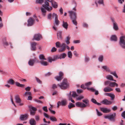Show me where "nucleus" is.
I'll use <instances>...</instances> for the list:
<instances>
[{"label": "nucleus", "instance_id": "7ed1b4c3", "mask_svg": "<svg viewBox=\"0 0 125 125\" xmlns=\"http://www.w3.org/2000/svg\"><path fill=\"white\" fill-rule=\"evenodd\" d=\"M53 0H46V1L45 2V4L42 5V7L45 8L48 11H50L52 10V8L50 6L48 2H50L52 3Z\"/></svg>", "mask_w": 125, "mask_h": 125}, {"label": "nucleus", "instance_id": "1a4fd4ad", "mask_svg": "<svg viewBox=\"0 0 125 125\" xmlns=\"http://www.w3.org/2000/svg\"><path fill=\"white\" fill-rule=\"evenodd\" d=\"M60 23V21L58 20H56L54 21L53 23V28L55 30H57V27Z\"/></svg>", "mask_w": 125, "mask_h": 125}, {"label": "nucleus", "instance_id": "cd10ccee", "mask_svg": "<svg viewBox=\"0 0 125 125\" xmlns=\"http://www.w3.org/2000/svg\"><path fill=\"white\" fill-rule=\"evenodd\" d=\"M52 6L53 8H56L58 7V5L57 3L55 2L53 0L52 3Z\"/></svg>", "mask_w": 125, "mask_h": 125}, {"label": "nucleus", "instance_id": "72a5a7b5", "mask_svg": "<svg viewBox=\"0 0 125 125\" xmlns=\"http://www.w3.org/2000/svg\"><path fill=\"white\" fill-rule=\"evenodd\" d=\"M70 39V37L69 36L67 37L66 38V40H65V42L66 43L68 44L70 43L69 41Z\"/></svg>", "mask_w": 125, "mask_h": 125}, {"label": "nucleus", "instance_id": "aec40b11", "mask_svg": "<svg viewBox=\"0 0 125 125\" xmlns=\"http://www.w3.org/2000/svg\"><path fill=\"white\" fill-rule=\"evenodd\" d=\"M113 90V89L108 87H106L103 89L104 91L105 92H110Z\"/></svg>", "mask_w": 125, "mask_h": 125}, {"label": "nucleus", "instance_id": "f03ea898", "mask_svg": "<svg viewBox=\"0 0 125 125\" xmlns=\"http://www.w3.org/2000/svg\"><path fill=\"white\" fill-rule=\"evenodd\" d=\"M55 44L57 47L60 48L59 49V52H64L65 51L66 48V45L65 43H63L61 45L60 43L59 42H58L56 43Z\"/></svg>", "mask_w": 125, "mask_h": 125}, {"label": "nucleus", "instance_id": "13d9d810", "mask_svg": "<svg viewBox=\"0 0 125 125\" xmlns=\"http://www.w3.org/2000/svg\"><path fill=\"white\" fill-rule=\"evenodd\" d=\"M27 94H28V95H31V92H25L24 95L25 96H26Z\"/></svg>", "mask_w": 125, "mask_h": 125}, {"label": "nucleus", "instance_id": "8fccbe9b", "mask_svg": "<svg viewBox=\"0 0 125 125\" xmlns=\"http://www.w3.org/2000/svg\"><path fill=\"white\" fill-rule=\"evenodd\" d=\"M52 15L51 13H50L48 14L47 16V18L50 20H51Z\"/></svg>", "mask_w": 125, "mask_h": 125}, {"label": "nucleus", "instance_id": "0eeeda50", "mask_svg": "<svg viewBox=\"0 0 125 125\" xmlns=\"http://www.w3.org/2000/svg\"><path fill=\"white\" fill-rule=\"evenodd\" d=\"M68 13L69 14V16L72 20L76 19V12H74L72 11H68Z\"/></svg>", "mask_w": 125, "mask_h": 125}, {"label": "nucleus", "instance_id": "b1692460", "mask_svg": "<svg viewBox=\"0 0 125 125\" xmlns=\"http://www.w3.org/2000/svg\"><path fill=\"white\" fill-rule=\"evenodd\" d=\"M62 26L65 29L67 30L68 26V24L66 22H65L64 21L62 22Z\"/></svg>", "mask_w": 125, "mask_h": 125}, {"label": "nucleus", "instance_id": "a18cd8bd", "mask_svg": "<svg viewBox=\"0 0 125 125\" xmlns=\"http://www.w3.org/2000/svg\"><path fill=\"white\" fill-rule=\"evenodd\" d=\"M72 96L73 97H75L78 96V95L76 94V92H75L73 91L72 92Z\"/></svg>", "mask_w": 125, "mask_h": 125}, {"label": "nucleus", "instance_id": "37998d69", "mask_svg": "<svg viewBox=\"0 0 125 125\" xmlns=\"http://www.w3.org/2000/svg\"><path fill=\"white\" fill-rule=\"evenodd\" d=\"M92 84V82H89L88 83H85V85L86 86L88 87L91 85Z\"/></svg>", "mask_w": 125, "mask_h": 125}, {"label": "nucleus", "instance_id": "5fc2aeb1", "mask_svg": "<svg viewBox=\"0 0 125 125\" xmlns=\"http://www.w3.org/2000/svg\"><path fill=\"white\" fill-rule=\"evenodd\" d=\"M84 98V97L83 96H81L78 97L76 98L78 100H81L82 99Z\"/></svg>", "mask_w": 125, "mask_h": 125}, {"label": "nucleus", "instance_id": "69168bd1", "mask_svg": "<svg viewBox=\"0 0 125 125\" xmlns=\"http://www.w3.org/2000/svg\"><path fill=\"white\" fill-rule=\"evenodd\" d=\"M98 3L99 4H104L103 0H99L98 1Z\"/></svg>", "mask_w": 125, "mask_h": 125}, {"label": "nucleus", "instance_id": "603ef678", "mask_svg": "<svg viewBox=\"0 0 125 125\" xmlns=\"http://www.w3.org/2000/svg\"><path fill=\"white\" fill-rule=\"evenodd\" d=\"M35 118L36 121H38L40 120V116L39 115H35Z\"/></svg>", "mask_w": 125, "mask_h": 125}, {"label": "nucleus", "instance_id": "39448f33", "mask_svg": "<svg viewBox=\"0 0 125 125\" xmlns=\"http://www.w3.org/2000/svg\"><path fill=\"white\" fill-rule=\"evenodd\" d=\"M119 44L122 48L125 49V35H123L120 37Z\"/></svg>", "mask_w": 125, "mask_h": 125}, {"label": "nucleus", "instance_id": "6e6552de", "mask_svg": "<svg viewBox=\"0 0 125 125\" xmlns=\"http://www.w3.org/2000/svg\"><path fill=\"white\" fill-rule=\"evenodd\" d=\"M42 38V35L40 34H36L34 35L32 40H35L37 41H40Z\"/></svg>", "mask_w": 125, "mask_h": 125}, {"label": "nucleus", "instance_id": "e2e57ef3", "mask_svg": "<svg viewBox=\"0 0 125 125\" xmlns=\"http://www.w3.org/2000/svg\"><path fill=\"white\" fill-rule=\"evenodd\" d=\"M121 115L125 119V111L123 112L121 114Z\"/></svg>", "mask_w": 125, "mask_h": 125}, {"label": "nucleus", "instance_id": "a878e982", "mask_svg": "<svg viewBox=\"0 0 125 125\" xmlns=\"http://www.w3.org/2000/svg\"><path fill=\"white\" fill-rule=\"evenodd\" d=\"M111 40L115 42L117 41V38L116 36L114 35H112L111 38Z\"/></svg>", "mask_w": 125, "mask_h": 125}, {"label": "nucleus", "instance_id": "4c0bfd02", "mask_svg": "<svg viewBox=\"0 0 125 125\" xmlns=\"http://www.w3.org/2000/svg\"><path fill=\"white\" fill-rule=\"evenodd\" d=\"M75 106V105L74 104L71 103H69V105H68V107L69 109H70L71 108L74 107Z\"/></svg>", "mask_w": 125, "mask_h": 125}, {"label": "nucleus", "instance_id": "412c9836", "mask_svg": "<svg viewBox=\"0 0 125 125\" xmlns=\"http://www.w3.org/2000/svg\"><path fill=\"white\" fill-rule=\"evenodd\" d=\"M57 38L60 40H61L62 39V32L61 31H59L57 33Z\"/></svg>", "mask_w": 125, "mask_h": 125}, {"label": "nucleus", "instance_id": "f257e3e1", "mask_svg": "<svg viewBox=\"0 0 125 125\" xmlns=\"http://www.w3.org/2000/svg\"><path fill=\"white\" fill-rule=\"evenodd\" d=\"M82 101L85 104L82 102H77L75 103L76 106L77 107L82 108L90 106L89 101L88 99L83 100Z\"/></svg>", "mask_w": 125, "mask_h": 125}, {"label": "nucleus", "instance_id": "5701e85b", "mask_svg": "<svg viewBox=\"0 0 125 125\" xmlns=\"http://www.w3.org/2000/svg\"><path fill=\"white\" fill-rule=\"evenodd\" d=\"M15 98L16 103H18L21 102V100L19 95H17L16 96Z\"/></svg>", "mask_w": 125, "mask_h": 125}, {"label": "nucleus", "instance_id": "bb28decb", "mask_svg": "<svg viewBox=\"0 0 125 125\" xmlns=\"http://www.w3.org/2000/svg\"><path fill=\"white\" fill-rule=\"evenodd\" d=\"M40 62L41 65L43 66H47V65L48 64V63L47 62L45 61H41Z\"/></svg>", "mask_w": 125, "mask_h": 125}, {"label": "nucleus", "instance_id": "ea45409f", "mask_svg": "<svg viewBox=\"0 0 125 125\" xmlns=\"http://www.w3.org/2000/svg\"><path fill=\"white\" fill-rule=\"evenodd\" d=\"M44 0H36V3L41 4L42 3Z\"/></svg>", "mask_w": 125, "mask_h": 125}, {"label": "nucleus", "instance_id": "c9c22d12", "mask_svg": "<svg viewBox=\"0 0 125 125\" xmlns=\"http://www.w3.org/2000/svg\"><path fill=\"white\" fill-rule=\"evenodd\" d=\"M50 120L52 121H57V120L56 118L53 116L50 117Z\"/></svg>", "mask_w": 125, "mask_h": 125}, {"label": "nucleus", "instance_id": "7c9ffc66", "mask_svg": "<svg viewBox=\"0 0 125 125\" xmlns=\"http://www.w3.org/2000/svg\"><path fill=\"white\" fill-rule=\"evenodd\" d=\"M61 105L62 106H65L67 104V102L66 100H62L61 101Z\"/></svg>", "mask_w": 125, "mask_h": 125}, {"label": "nucleus", "instance_id": "dca6fc26", "mask_svg": "<svg viewBox=\"0 0 125 125\" xmlns=\"http://www.w3.org/2000/svg\"><path fill=\"white\" fill-rule=\"evenodd\" d=\"M59 76H57L55 77V79L58 81H59L61 80L63 78L62 76L63 75V73L62 72H60L59 73Z\"/></svg>", "mask_w": 125, "mask_h": 125}, {"label": "nucleus", "instance_id": "473e14b6", "mask_svg": "<svg viewBox=\"0 0 125 125\" xmlns=\"http://www.w3.org/2000/svg\"><path fill=\"white\" fill-rule=\"evenodd\" d=\"M7 82L8 83L10 84L11 85L13 84L14 83V80L12 79H10L7 81Z\"/></svg>", "mask_w": 125, "mask_h": 125}, {"label": "nucleus", "instance_id": "79ce46f5", "mask_svg": "<svg viewBox=\"0 0 125 125\" xmlns=\"http://www.w3.org/2000/svg\"><path fill=\"white\" fill-rule=\"evenodd\" d=\"M103 59V56L101 55L98 58V60L100 62H102Z\"/></svg>", "mask_w": 125, "mask_h": 125}, {"label": "nucleus", "instance_id": "e433bc0d", "mask_svg": "<svg viewBox=\"0 0 125 125\" xmlns=\"http://www.w3.org/2000/svg\"><path fill=\"white\" fill-rule=\"evenodd\" d=\"M3 43L6 46L9 45V43L7 42L6 41V38H4L3 40Z\"/></svg>", "mask_w": 125, "mask_h": 125}, {"label": "nucleus", "instance_id": "864d4df0", "mask_svg": "<svg viewBox=\"0 0 125 125\" xmlns=\"http://www.w3.org/2000/svg\"><path fill=\"white\" fill-rule=\"evenodd\" d=\"M36 80L38 83H42V82L38 78L36 77H35Z\"/></svg>", "mask_w": 125, "mask_h": 125}, {"label": "nucleus", "instance_id": "49530a36", "mask_svg": "<svg viewBox=\"0 0 125 125\" xmlns=\"http://www.w3.org/2000/svg\"><path fill=\"white\" fill-rule=\"evenodd\" d=\"M109 96L111 98V99L112 100H113L115 97V96L113 94H110Z\"/></svg>", "mask_w": 125, "mask_h": 125}, {"label": "nucleus", "instance_id": "2f4dec72", "mask_svg": "<svg viewBox=\"0 0 125 125\" xmlns=\"http://www.w3.org/2000/svg\"><path fill=\"white\" fill-rule=\"evenodd\" d=\"M71 92H70L69 94L68 95V96L69 98V100H71V101L73 103H74L75 102L72 99V96L71 95Z\"/></svg>", "mask_w": 125, "mask_h": 125}, {"label": "nucleus", "instance_id": "c756f323", "mask_svg": "<svg viewBox=\"0 0 125 125\" xmlns=\"http://www.w3.org/2000/svg\"><path fill=\"white\" fill-rule=\"evenodd\" d=\"M52 17L53 19H54L55 20H58V16L56 14L53 13L52 14Z\"/></svg>", "mask_w": 125, "mask_h": 125}, {"label": "nucleus", "instance_id": "f8f14e48", "mask_svg": "<svg viewBox=\"0 0 125 125\" xmlns=\"http://www.w3.org/2000/svg\"><path fill=\"white\" fill-rule=\"evenodd\" d=\"M101 103L105 105H108L111 104L112 102L111 101L108 100L107 99H105L102 101Z\"/></svg>", "mask_w": 125, "mask_h": 125}, {"label": "nucleus", "instance_id": "6ab92c4d", "mask_svg": "<svg viewBox=\"0 0 125 125\" xmlns=\"http://www.w3.org/2000/svg\"><path fill=\"white\" fill-rule=\"evenodd\" d=\"M29 123L31 125H36V123L33 118H31L29 120Z\"/></svg>", "mask_w": 125, "mask_h": 125}, {"label": "nucleus", "instance_id": "774afa93", "mask_svg": "<svg viewBox=\"0 0 125 125\" xmlns=\"http://www.w3.org/2000/svg\"><path fill=\"white\" fill-rule=\"evenodd\" d=\"M91 101L92 102L95 104L97 102L96 100L93 98H92V99Z\"/></svg>", "mask_w": 125, "mask_h": 125}, {"label": "nucleus", "instance_id": "a211bd4d", "mask_svg": "<svg viewBox=\"0 0 125 125\" xmlns=\"http://www.w3.org/2000/svg\"><path fill=\"white\" fill-rule=\"evenodd\" d=\"M58 59V56H54L53 58L51 57H49L48 59V60L49 62H51L52 61H54Z\"/></svg>", "mask_w": 125, "mask_h": 125}, {"label": "nucleus", "instance_id": "09e8293b", "mask_svg": "<svg viewBox=\"0 0 125 125\" xmlns=\"http://www.w3.org/2000/svg\"><path fill=\"white\" fill-rule=\"evenodd\" d=\"M96 111L97 112V114L98 116H101L102 115V114L100 112H99L97 109H96Z\"/></svg>", "mask_w": 125, "mask_h": 125}, {"label": "nucleus", "instance_id": "4d7b16f0", "mask_svg": "<svg viewBox=\"0 0 125 125\" xmlns=\"http://www.w3.org/2000/svg\"><path fill=\"white\" fill-rule=\"evenodd\" d=\"M42 109L44 111L46 112H47L48 111L47 107L46 106L43 107L42 108Z\"/></svg>", "mask_w": 125, "mask_h": 125}, {"label": "nucleus", "instance_id": "0e129e2a", "mask_svg": "<svg viewBox=\"0 0 125 125\" xmlns=\"http://www.w3.org/2000/svg\"><path fill=\"white\" fill-rule=\"evenodd\" d=\"M34 101H35L38 103H39L42 104L43 103L42 101L39 100L35 99L34 100Z\"/></svg>", "mask_w": 125, "mask_h": 125}, {"label": "nucleus", "instance_id": "6e6d98bb", "mask_svg": "<svg viewBox=\"0 0 125 125\" xmlns=\"http://www.w3.org/2000/svg\"><path fill=\"white\" fill-rule=\"evenodd\" d=\"M30 115H34L36 113L35 111H30Z\"/></svg>", "mask_w": 125, "mask_h": 125}, {"label": "nucleus", "instance_id": "4be33fe9", "mask_svg": "<svg viewBox=\"0 0 125 125\" xmlns=\"http://www.w3.org/2000/svg\"><path fill=\"white\" fill-rule=\"evenodd\" d=\"M41 11L42 13V15L43 16H45L46 15V9L44 8H41Z\"/></svg>", "mask_w": 125, "mask_h": 125}, {"label": "nucleus", "instance_id": "393cba45", "mask_svg": "<svg viewBox=\"0 0 125 125\" xmlns=\"http://www.w3.org/2000/svg\"><path fill=\"white\" fill-rule=\"evenodd\" d=\"M116 86V87L118 86V85L115 82H110V83L109 85V86L111 87H114L115 86Z\"/></svg>", "mask_w": 125, "mask_h": 125}, {"label": "nucleus", "instance_id": "c03bdc74", "mask_svg": "<svg viewBox=\"0 0 125 125\" xmlns=\"http://www.w3.org/2000/svg\"><path fill=\"white\" fill-rule=\"evenodd\" d=\"M30 111H36L37 110V108H36L33 107H30Z\"/></svg>", "mask_w": 125, "mask_h": 125}, {"label": "nucleus", "instance_id": "9b49d317", "mask_svg": "<svg viewBox=\"0 0 125 125\" xmlns=\"http://www.w3.org/2000/svg\"><path fill=\"white\" fill-rule=\"evenodd\" d=\"M37 43L35 42H33L31 43V50L35 51L36 50V45Z\"/></svg>", "mask_w": 125, "mask_h": 125}, {"label": "nucleus", "instance_id": "58836bf2", "mask_svg": "<svg viewBox=\"0 0 125 125\" xmlns=\"http://www.w3.org/2000/svg\"><path fill=\"white\" fill-rule=\"evenodd\" d=\"M106 78L107 79H108L109 80H112V81L113 80V77L111 75H108L106 76Z\"/></svg>", "mask_w": 125, "mask_h": 125}, {"label": "nucleus", "instance_id": "4468645a", "mask_svg": "<svg viewBox=\"0 0 125 125\" xmlns=\"http://www.w3.org/2000/svg\"><path fill=\"white\" fill-rule=\"evenodd\" d=\"M34 22V20L32 18H30L28 20V26L32 25L33 24Z\"/></svg>", "mask_w": 125, "mask_h": 125}, {"label": "nucleus", "instance_id": "680f3d73", "mask_svg": "<svg viewBox=\"0 0 125 125\" xmlns=\"http://www.w3.org/2000/svg\"><path fill=\"white\" fill-rule=\"evenodd\" d=\"M44 116L46 118H50V117L49 115L47 114L46 113H43Z\"/></svg>", "mask_w": 125, "mask_h": 125}, {"label": "nucleus", "instance_id": "ddd939ff", "mask_svg": "<svg viewBox=\"0 0 125 125\" xmlns=\"http://www.w3.org/2000/svg\"><path fill=\"white\" fill-rule=\"evenodd\" d=\"M36 60V59L35 58L34 59H31L29 60L28 62L29 65L30 66H33Z\"/></svg>", "mask_w": 125, "mask_h": 125}, {"label": "nucleus", "instance_id": "f3484780", "mask_svg": "<svg viewBox=\"0 0 125 125\" xmlns=\"http://www.w3.org/2000/svg\"><path fill=\"white\" fill-rule=\"evenodd\" d=\"M100 109L101 111L104 113H107L111 111V110L109 109H108L106 108H100Z\"/></svg>", "mask_w": 125, "mask_h": 125}, {"label": "nucleus", "instance_id": "20e7f679", "mask_svg": "<svg viewBox=\"0 0 125 125\" xmlns=\"http://www.w3.org/2000/svg\"><path fill=\"white\" fill-rule=\"evenodd\" d=\"M58 86H59L62 89H66L69 87V85L67 83L66 79H64L63 82L60 85L58 84Z\"/></svg>", "mask_w": 125, "mask_h": 125}, {"label": "nucleus", "instance_id": "423d86ee", "mask_svg": "<svg viewBox=\"0 0 125 125\" xmlns=\"http://www.w3.org/2000/svg\"><path fill=\"white\" fill-rule=\"evenodd\" d=\"M116 116V114L115 113L110 115H106L105 116L104 118L108 119L111 121L114 122L115 120V117Z\"/></svg>", "mask_w": 125, "mask_h": 125}, {"label": "nucleus", "instance_id": "de8ad7c7", "mask_svg": "<svg viewBox=\"0 0 125 125\" xmlns=\"http://www.w3.org/2000/svg\"><path fill=\"white\" fill-rule=\"evenodd\" d=\"M68 55L69 57L72 58V53L71 51H69L68 52Z\"/></svg>", "mask_w": 125, "mask_h": 125}, {"label": "nucleus", "instance_id": "338daca9", "mask_svg": "<svg viewBox=\"0 0 125 125\" xmlns=\"http://www.w3.org/2000/svg\"><path fill=\"white\" fill-rule=\"evenodd\" d=\"M57 49L55 48V47H53L51 51L52 52H55L56 51Z\"/></svg>", "mask_w": 125, "mask_h": 125}, {"label": "nucleus", "instance_id": "bf43d9fd", "mask_svg": "<svg viewBox=\"0 0 125 125\" xmlns=\"http://www.w3.org/2000/svg\"><path fill=\"white\" fill-rule=\"evenodd\" d=\"M111 74H113V75H114L117 78H118V76H117V75L115 72H111Z\"/></svg>", "mask_w": 125, "mask_h": 125}, {"label": "nucleus", "instance_id": "a19ab883", "mask_svg": "<svg viewBox=\"0 0 125 125\" xmlns=\"http://www.w3.org/2000/svg\"><path fill=\"white\" fill-rule=\"evenodd\" d=\"M102 68L106 70H110L109 67L106 66H103Z\"/></svg>", "mask_w": 125, "mask_h": 125}, {"label": "nucleus", "instance_id": "c85d7f7f", "mask_svg": "<svg viewBox=\"0 0 125 125\" xmlns=\"http://www.w3.org/2000/svg\"><path fill=\"white\" fill-rule=\"evenodd\" d=\"M66 54L65 53H64L61 54L58 57V59L64 58L66 56Z\"/></svg>", "mask_w": 125, "mask_h": 125}, {"label": "nucleus", "instance_id": "2eb2a0df", "mask_svg": "<svg viewBox=\"0 0 125 125\" xmlns=\"http://www.w3.org/2000/svg\"><path fill=\"white\" fill-rule=\"evenodd\" d=\"M112 21L113 23L114 29L115 30L117 31L118 30V28L117 24L113 19H112Z\"/></svg>", "mask_w": 125, "mask_h": 125}, {"label": "nucleus", "instance_id": "3c124183", "mask_svg": "<svg viewBox=\"0 0 125 125\" xmlns=\"http://www.w3.org/2000/svg\"><path fill=\"white\" fill-rule=\"evenodd\" d=\"M72 20V21L73 24L75 25H77V23L76 21V19H73Z\"/></svg>", "mask_w": 125, "mask_h": 125}, {"label": "nucleus", "instance_id": "9d476101", "mask_svg": "<svg viewBox=\"0 0 125 125\" xmlns=\"http://www.w3.org/2000/svg\"><path fill=\"white\" fill-rule=\"evenodd\" d=\"M29 115L27 114L24 115H20V119L21 120H26L28 118Z\"/></svg>", "mask_w": 125, "mask_h": 125}, {"label": "nucleus", "instance_id": "052dcab7", "mask_svg": "<svg viewBox=\"0 0 125 125\" xmlns=\"http://www.w3.org/2000/svg\"><path fill=\"white\" fill-rule=\"evenodd\" d=\"M87 88L88 90H90L92 92H94L95 91V90L93 88Z\"/></svg>", "mask_w": 125, "mask_h": 125}, {"label": "nucleus", "instance_id": "f704fd0d", "mask_svg": "<svg viewBox=\"0 0 125 125\" xmlns=\"http://www.w3.org/2000/svg\"><path fill=\"white\" fill-rule=\"evenodd\" d=\"M39 59L41 60H46V59L45 58L44 55L42 54H40L39 56Z\"/></svg>", "mask_w": 125, "mask_h": 125}]
</instances>
